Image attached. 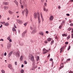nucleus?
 Instances as JSON below:
<instances>
[{
    "label": "nucleus",
    "instance_id": "1",
    "mask_svg": "<svg viewBox=\"0 0 73 73\" xmlns=\"http://www.w3.org/2000/svg\"><path fill=\"white\" fill-rule=\"evenodd\" d=\"M43 52L42 54H45L47 52H49V50H46L45 48H43Z\"/></svg>",
    "mask_w": 73,
    "mask_h": 73
},
{
    "label": "nucleus",
    "instance_id": "2",
    "mask_svg": "<svg viewBox=\"0 0 73 73\" xmlns=\"http://www.w3.org/2000/svg\"><path fill=\"white\" fill-rule=\"evenodd\" d=\"M31 59L32 61H33V64H34V65H35L36 64V62L34 61V57H33V56H31Z\"/></svg>",
    "mask_w": 73,
    "mask_h": 73
},
{
    "label": "nucleus",
    "instance_id": "3",
    "mask_svg": "<svg viewBox=\"0 0 73 73\" xmlns=\"http://www.w3.org/2000/svg\"><path fill=\"white\" fill-rule=\"evenodd\" d=\"M11 43H8L7 45V48L8 49H9V48H10L11 47Z\"/></svg>",
    "mask_w": 73,
    "mask_h": 73
},
{
    "label": "nucleus",
    "instance_id": "4",
    "mask_svg": "<svg viewBox=\"0 0 73 73\" xmlns=\"http://www.w3.org/2000/svg\"><path fill=\"white\" fill-rule=\"evenodd\" d=\"M16 20L17 21V23H19V24H22V23H23V21L21 20L17 19Z\"/></svg>",
    "mask_w": 73,
    "mask_h": 73
},
{
    "label": "nucleus",
    "instance_id": "5",
    "mask_svg": "<svg viewBox=\"0 0 73 73\" xmlns=\"http://www.w3.org/2000/svg\"><path fill=\"white\" fill-rule=\"evenodd\" d=\"M15 54L16 56H17V57H20V52H19V51H18L17 52L15 53Z\"/></svg>",
    "mask_w": 73,
    "mask_h": 73
},
{
    "label": "nucleus",
    "instance_id": "6",
    "mask_svg": "<svg viewBox=\"0 0 73 73\" xmlns=\"http://www.w3.org/2000/svg\"><path fill=\"white\" fill-rule=\"evenodd\" d=\"M13 53V51H12L10 52L8 54V57H10L11 56V55Z\"/></svg>",
    "mask_w": 73,
    "mask_h": 73
},
{
    "label": "nucleus",
    "instance_id": "7",
    "mask_svg": "<svg viewBox=\"0 0 73 73\" xmlns=\"http://www.w3.org/2000/svg\"><path fill=\"white\" fill-rule=\"evenodd\" d=\"M43 11H44V12H48V9H46L45 7L44 6Z\"/></svg>",
    "mask_w": 73,
    "mask_h": 73
},
{
    "label": "nucleus",
    "instance_id": "8",
    "mask_svg": "<svg viewBox=\"0 0 73 73\" xmlns=\"http://www.w3.org/2000/svg\"><path fill=\"white\" fill-rule=\"evenodd\" d=\"M27 30H26L25 32H23L22 35V37H24L25 36V34L27 33Z\"/></svg>",
    "mask_w": 73,
    "mask_h": 73
},
{
    "label": "nucleus",
    "instance_id": "9",
    "mask_svg": "<svg viewBox=\"0 0 73 73\" xmlns=\"http://www.w3.org/2000/svg\"><path fill=\"white\" fill-rule=\"evenodd\" d=\"M53 16L51 15L50 16L49 18L50 20V21H52V20H53Z\"/></svg>",
    "mask_w": 73,
    "mask_h": 73
},
{
    "label": "nucleus",
    "instance_id": "10",
    "mask_svg": "<svg viewBox=\"0 0 73 73\" xmlns=\"http://www.w3.org/2000/svg\"><path fill=\"white\" fill-rule=\"evenodd\" d=\"M8 67L10 69H12V65L11 64H9L8 65Z\"/></svg>",
    "mask_w": 73,
    "mask_h": 73
},
{
    "label": "nucleus",
    "instance_id": "11",
    "mask_svg": "<svg viewBox=\"0 0 73 73\" xmlns=\"http://www.w3.org/2000/svg\"><path fill=\"white\" fill-rule=\"evenodd\" d=\"M36 32H37V30L35 29H34L33 31L32 32V34H35Z\"/></svg>",
    "mask_w": 73,
    "mask_h": 73
},
{
    "label": "nucleus",
    "instance_id": "12",
    "mask_svg": "<svg viewBox=\"0 0 73 73\" xmlns=\"http://www.w3.org/2000/svg\"><path fill=\"white\" fill-rule=\"evenodd\" d=\"M25 12H26V16H28V9H26Z\"/></svg>",
    "mask_w": 73,
    "mask_h": 73
},
{
    "label": "nucleus",
    "instance_id": "13",
    "mask_svg": "<svg viewBox=\"0 0 73 73\" xmlns=\"http://www.w3.org/2000/svg\"><path fill=\"white\" fill-rule=\"evenodd\" d=\"M34 15L35 19H37V14H36V13H34Z\"/></svg>",
    "mask_w": 73,
    "mask_h": 73
},
{
    "label": "nucleus",
    "instance_id": "14",
    "mask_svg": "<svg viewBox=\"0 0 73 73\" xmlns=\"http://www.w3.org/2000/svg\"><path fill=\"white\" fill-rule=\"evenodd\" d=\"M39 33L40 35H41L42 36L44 35V33L42 31L40 32Z\"/></svg>",
    "mask_w": 73,
    "mask_h": 73
},
{
    "label": "nucleus",
    "instance_id": "15",
    "mask_svg": "<svg viewBox=\"0 0 73 73\" xmlns=\"http://www.w3.org/2000/svg\"><path fill=\"white\" fill-rule=\"evenodd\" d=\"M3 4L5 5H8V2H4Z\"/></svg>",
    "mask_w": 73,
    "mask_h": 73
},
{
    "label": "nucleus",
    "instance_id": "16",
    "mask_svg": "<svg viewBox=\"0 0 73 73\" xmlns=\"http://www.w3.org/2000/svg\"><path fill=\"white\" fill-rule=\"evenodd\" d=\"M15 3V4H16L17 6L18 7V2H17V1H16V0L15 1H14Z\"/></svg>",
    "mask_w": 73,
    "mask_h": 73
},
{
    "label": "nucleus",
    "instance_id": "17",
    "mask_svg": "<svg viewBox=\"0 0 73 73\" xmlns=\"http://www.w3.org/2000/svg\"><path fill=\"white\" fill-rule=\"evenodd\" d=\"M63 47L61 48L60 49V53H62V52H63Z\"/></svg>",
    "mask_w": 73,
    "mask_h": 73
},
{
    "label": "nucleus",
    "instance_id": "18",
    "mask_svg": "<svg viewBox=\"0 0 73 73\" xmlns=\"http://www.w3.org/2000/svg\"><path fill=\"white\" fill-rule=\"evenodd\" d=\"M47 41L48 42L50 41H51V38H49L47 39Z\"/></svg>",
    "mask_w": 73,
    "mask_h": 73
},
{
    "label": "nucleus",
    "instance_id": "19",
    "mask_svg": "<svg viewBox=\"0 0 73 73\" xmlns=\"http://www.w3.org/2000/svg\"><path fill=\"white\" fill-rule=\"evenodd\" d=\"M9 14H10L11 15H12V14L13 13L10 10L9 11Z\"/></svg>",
    "mask_w": 73,
    "mask_h": 73
},
{
    "label": "nucleus",
    "instance_id": "20",
    "mask_svg": "<svg viewBox=\"0 0 73 73\" xmlns=\"http://www.w3.org/2000/svg\"><path fill=\"white\" fill-rule=\"evenodd\" d=\"M23 57L22 56H21L20 58V60H21V61H22L23 60Z\"/></svg>",
    "mask_w": 73,
    "mask_h": 73
},
{
    "label": "nucleus",
    "instance_id": "21",
    "mask_svg": "<svg viewBox=\"0 0 73 73\" xmlns=\"http://www.w3.org/2000/svg\"><path fill=\"white\" fill-rule=\"evenodd\" d=\"M62 36L63 37H64V36H65V37H67V35L64 34H62Z\"/></svg>",
    "mask_w": 73,
    "mask_h": 73
},
{
    "label": "nucleus",
    "instance_id": "22",
    "mask_svg": "<svg viewBox=\"0 0 73 73\" xmlns=\"http://www.w3.org/2000/svg\"><path fill=\"white\" fill-rule=\"evenodd\" d=\"M5 26H8V25H9V23H7L5 24Z\"/></svg>",
    "mask_w": 73,
    "mask_h": 73
},
{
    "label": "nucleus",
    "instance_id": "23",
    "mask_svg": "<svg viewBox=\"0 0 73 73\" xmlns=\"http://www.w3.org/2000/svg\"><path fill=\"white\" fill-rule=\"evenodd\" d=\"M19 44L21 46H23V42H21L19 43Z\"/></svg>",
    "mask_w": 73,
    "mask_h": 73
},
{
    "label": "nucleus",
    "instance_id": "24",
    "mask_svg": "<svg viewBox=\"0 0 73 73\" xmlns=\"http://www.w3.org/2000/svg\"><path fill=\"white\" fill-rule=\"evenodd\" d=\"M12 30L13 31H16V29L15 28L13 27V28Z\"/></svg>",
    "mask_w": 73,
    "mask_h": 73
},
{
    "label": "nucleus",
    "instance_id": "25",
    "mask_svg": "<svg viewBox=\"0 0 73 73\" xmlns=\"http://www.w3.org/2000/svg\"><path fill=\"white\" fill-rule=\"evenodd\" d=\"M11 35H9V36L7 38V39L9 40L11 38Z\"/></svg>",
    "mask_w": 73,
    "mask_h": 73
},
{
    "label": "nucleus",
    "instance_id": "26",
    "mask_svg": "<svg viewBox=\"0 0 73 73\" xmlns=\"http://www.w3.org/2000/svg\"><path fill=\"white\" fill-rule=\"evenodd\" d=\"M5 10H7L8 9V7H4Z\"/></svg>",
    "mask_w": 73,
    "mask_h": 73
},
{
    "label": "nucleus",
    "instance_id": "27",
    "mask_svg": "<svg viewBox=\"0 0 73 73\" xmlns=\"http://www.w3.org/2000/svg\"><path fill=\"white\" fill-rule=\"evenodd\" d=\"M39 58H40V57H39V56H38L37 57V59H36L37 61H38V60H39Z\"/></svg>",
    "mask_w": 73,
    "mask_h": 73
},
{
    "label": "nucleus",
    "instance_id": "28",
    "mask_svg": "<svg viewBox=\"0 0 73 73\" xmlns=\"http://www.w3.org/2000/svg\"><path fill=\"white\" fill-rule=\"evenodd\" d=\"M25 11V10H24V11H22V13L23 15H24V14Z\"/></svg>",
    "mask_w": 73,
    "mask_h": 73
},
{
    "label": "nucleus",
    "instance_id": "29",
    "mask_svg": "<svg viewBox=\"0 0 73 73\" xmlns=\"http://www.w3.org/2000/svg\"><path fill=\"white\" fill-rule=\"evenodd\" d=\"M54 43V40H52L51 42V45H52Z\"/></svg>",
    "mask_w": 73,
    "mask_h": 73
},
{
    "label": "nucleus",
    "instance_id": "30",
    "mask_svg": "<svg viewBox=\"0 0 73 73\" xmlns=\"http://www.w3.org/2000/svg\"><path fill=\"white\" fill-rule=\"evenodd\" d=\"M70 49V46H68V50H69V49Z\"/></svg>",
    "mask_w": 73,
    "mask_h": 73
},
{
    "label": "nucleus",
    "instance_id": "31",
    "mask_svg": "<svg viewBox=\"0 0 73 73\" xmlns=\"http://www.w3.org/2000/svg\"><path fill=\"white\" fill-rule=\"evenodd\" d=\"M24 70H23V69H22L21 70V73H24Z\"/></svg>",
    "mask_w": 73,
    "mask_h": 73
},
{
    "label": "nucleus",
    "instance_id": "32",
    "mask_svg": "<svg viewBox=\"0 0 73 73\" xmlns=\"http://www.w3.org/2000/svg\"><path fill=\"white\" fill-rule=\"evenodd\" d=\"M70 37V35H68V36L67 37V39H69Z\"/></svg>",
    "mask_w": 73,
    "mask_h": 73
},
{
    "label": "nucleus",
    "instance_id": "33",
    "mask_svg": "<svg viewBox=\"0 0 73 73\" xmlns=\"http://www.w3.org/2000/svg\"><path fill=\"white\" fill-rule=\"evenodd\" d=\"M63 67H64V65H62V66H61V67L59 68V69H62V68H63Z\"/></svg>",
    "mask_w": 73,
    "mask_h": 73
},
{
    "label": "nucleus",
    "instance_id": "34",
    "mask_svg": "<svg viewBox=\"0 0 73 73\" xmlns=\"http://www.w3.org/2000/svg\"><path fill=\"white\" fill-rule=\"evenodd\" d=\"M1 72L2 73H5V71H4L3 70H1Z\"/></svg>",
    "mask_w": 73,
    "mask_h": 73
},
{
    "label": "nucleus",
    "instance_id": "35",
    "mask_svg": "<svg viewBox=\"0 0 73 73\" xmlns=\"http://www.w3.org/2000/svg\"><path fill=\"white\" fill-rule=\"evenodd\" d=\"M70 58L68 59L67 60L66 62H68V61H70Z\"/></svg>",
    "mask_w": 73,
    "mask_h": 73
},
{
    "label": "nucleus",
    "instance_id": "36",
    "mask_svg": "<svg viewBox=\"0 0 73 73\" xmlns=\"http://www.w3.org/2000/svg\"><path fill=\"white\" fill-rule=\"evenodd\" d=\"M38 22L39 24H40L41 23V20H38Z\"/></svg>",
    "mask_w": 73,
    "mask_h": 73
},
{
    "label": "nucleus",
    "instance_id": "37",
    "mask_svg": "<svg viewBox=\"0 0 73 73\" xmlns=\"http://www.w3.org/2000/svg\"><path fill=\"white\" fill-rule=\"evenodd\" d=\"M68 31H70V30H71V28H69L68 29Z\"/></svg>",
    "mask_w": 73,
    "mask_h": 73
},
{
    "label": "nucleus",
    "instance_id": "38",
    "mask_svg": "<svg viewBox=\"0 0 73 73\" xmlns=\"http://www.w3.org/2000/svg\"><path fill=\"white\" fill-rule=\"evenodd\" d=\"M24 62L25 64H27V62L25 60Z\"/></svg>",
    "mask_w": 73,
    "mask_h": 73
},
{
    "label": "nucleus",
    "instance_id": "39",
    "mask_svg": "<svg viewBox=\"0 0 73 73\" xmlns=\"http://www.w3.org/2000/svg\"><path fill=\"white\" fill-rule=\"evenodd\" d=\"M41 19L42 21L43 22L44 21V19L42 17H41Z\"/></svg>",
    "mask_w": 73,
    "mask_h": 73
},
{
    "label": "nucleus",
    "instance_id": "40",
    "mask_svg": "<svg viewBox=\"0 0 73 73\" xmlns=\"http://www.w3.org/2000/svg\"><path fill=\"white\" fill-rule=\"evenodd\" d=\"M62 28V25L61 26H60L59 27V29H61V28Z\"/></svg>",
    "mask_w": 73,
    "mask_h": 73
},
{
    "label": "nucleus",
    "instance_id": "41",
    "mask_svg": "<svg viewBox=\"0 0 73 73\" xmlns=\"http://www.w3.org/2000/svg\"><path fill=\"white\" fill-rule=\"evenodd\" d=\"M27 24H28V22H26V23H25L24 25H25V26H26Z\"/></svg>",
    "mask_w": 73,
    "mask_h": 73
},
{
    "label": "nucleus",
    "instance_id": "42",
    "mask_svg": "<svg viewBox=\"0 0 73 73\" xmlns=\"http://www.w3.org/2000/svg\"><path fill=\"white\" fill-rule=\"evenodd\" d=\"M40 16H38V20H41L40 19Z\"/></svg>",
    "mask_w": 73,
    "mask_h": 73
},
{
    "label": "nucleus",
    "instance_id": "43",
    "mask_svg": "<svg viewBox=\"0 0 73 73\" xmlns=\"http://www.w3.org/2000/svg\"><path fill=\"white\" fill-rule=\"evenodd\" d=\"M37 15H38V16H40V13L38 12L37 13Z\"/></svg>",
    "mask_w": 73,
    "mask_h": 73
},
{
    "label": "nucleus",
    "instance_id": "44",
    "mask_svg": "<svg viewBox=\"0 0 73 73\" xmlns=\"http://www.w3.org/2000/svg\"><path fill=\"white\" fill-rule=\"evenodd\" d=\"M40 16H41V17H42V13L41 12L40 13Z\"/></svg>",
    "mask_w": 73,
    "mask_h": 73
},
{
    "label": "nucleus",
    "instance_id": "45",
    "mask_svg": "<svg viewBox=\"0 0 73 73\" xmlns=\"http://www.w3.org/2000/svg\"><path fill=\"white\" fill-rule=\"evenodd\" d=\"M14 28H16V25H15V24H14Z\"/></svg>",
    "mask_w": 73,
    "mask_h": 73
},
{
    "label": "nucleus",
    "instance_id": "46",
    "mask_svg": "<svg viewBox=\"0 0 73 73\" xmlns=\"http://www.w3.org/2000/svg\"><path fill=\"white\" fill-rule=\"evenodd\" d=\"M44 5L45 7H46V5H47V4H46V3H44Z\"/></svg>",
    "mask_w": 73,
    "mask_h": 73
},
{
    "label": "nucleus",
    "instance_id": "47",
    "mask_svg": "<svg viewBox=\"0 0 73 73\" xmlns=\"http://www.w3.org/2000/svg\"><path fill=\"white\" fill-rule=\"evenodd\" d=\"M65 44H66L67 45L68 44V42H65Z\"/></svg>",
    "mask_w": 73,
    "mask_h": 73
},
{
    "label": "nucleus",
    "instance_id": "48",
    "mask_svg": "<svg viewBox=\"0 0 73 73\" xmlns=\"http://www.w3.org/2000/svg\"><path fill=\"white\" fill-rule=\"evenodd\" d=\"M62 23H63V24H64V23H65V20L62 21Z\"/></svg>",
    "mask_w": 73,
    "mask_h": 73
},
{
    "label": "nucleus",
    "instance_id": "49",
    "mask_svg": "<svg viewBox=\"0 0 73 73\" xmlns=\"http://www.w3.org/2000/svg\"><path fill=\"white\" fill-rule=\"evenodd\" d=\"M30 29H32V30H33V28L31 27H30Z\"/></svg>",
    "mask_w": 73,
    "mask_h": 73
},
{
    "label": "nucleus",
    "instance_id": "50",
    "mask_svg": "<svg viewBox=\"0 0 73 73\" xmlns=\"http://www.w3.org/2000/svg\"><path fill=\"white\" fill-rule=\"evenodd\" d=\"M1 26H0V28H2V27L3 26V25L2 24H1Z\"/></svg>",
    "mask_w": 73,
    "mask_h": 73
},
{
    "label": "nucleus",
    "instance_id": "51",
    "mask_svg": "<svg viewBox=\"0 0 73 73\" xmlns=\"http://www.w3.org/2000/svg\"><path fill=\"white\" fill-rule=\"evenodd\" d=\"M15 65H17V62H15Z\"/></svg>",
    "mask_w": 73,
    "mask_h": 73
},
{
    "label": "nucleus",
    "instance_id": "52",
    "mask_svg": "<svg viewBox=\"0 0 73 73\" xmlns=\"http://www.w3.org/2000/svg\"><path fill=\"white\" fill-rule=\"evenodd\" d=\"M66 16H70V15L69 14H66Z\"/></svg>",
    "mask_w": 73,
    "mask_h": 73
},
{
    "label": "nucleus",
    "instance_id": "53",
    "mask_svg": "<svg viewBox=\"0 0 73 73\" xmlns=\"http://www.w3.org/2000/svg\"><path fill=\"white\" fill-rule=\"evenodd\" d=\"M70 26H73V23H71V24H70Z\"/></svg>",
    "mask_w": 73,
    "mask_h": 73
},
{
    "label": "nucleus",
    "instance_id": "54",
    "mask_svg": "<svg viewBox=\"0 0 73 73\" xmlns=\"http://www.w3.org/2000/svg\"><path fill=\"white\" fill-rule=\"evenodd\" d=\"M50 61H53V59L52 58H50Z\"/></svg>",
    "mask_w": 73,
    "mask_h": 73
},
{
    "label": "nucleus",
    "instance_id": "55",
    "mask_svg": "<svg viewBox=\"0 0 73 73\" xmlns=\"http://www.w3.org/2000/svg\"><path fill=\"white\" fill-rule=\"evenodd\" d=\"M45 42L46 44H47V43H48V41H45Z\"/></svg>",
    "mask_w": 73,
    "mask_h": 73
},
{
    "label": "nucleus",
    "instance_id": "56",
    "mask_svg": "<svg viewBox=\"0 0 73 73\" xmlns=\"http://www.w3.org/2000/svg\"><path fill=\"white\" fill-rule=\"evenodd\" d=\"M68 73H73V72L72 71H70L68 72Z\"/></svg>",
    "mask_w": 73,
    "mask_h": 73
},
{
    "label": "nucleus",
    "instance_id": "57",
    "mask_svg": "<svg viewBox=\"0 0 73 73\" xmlns=\"http://www.w3.org/2000/svg\"><path fill=\"white\" fill-rule=\"evenodd\" d=\"M46 33L48 34V33H49V32H48V31H46Z\"/></svg>",
    "mask_w": 73,
    "mask_h": 73
},
{
    "label": "nucleus",
    "instance_id": "58",
    "mask_svg": "<svg viewBox=\"0 0 73 73\" xmlns=\"http://www.w3.org/2000/svg\"><path fill=\"white\" fill-rule=\"evenodd\" d=\"M23 4L25 5V1H23Z\"/></svg>",
    "mask_w": 73,
    "mask_h": 73
},
{
    "label": "nucleus",
    "instance_id": "59",
    "mask_svg": "<svg viewBox=\"0 0 73 73\" xmlns=\"http://www.w3.org/2000/svg\"><path fill=\"white\" fill-rule=\"evenodd\" d=\"M6 55H7V53L5 52L4 53V56H6Z\"/></svg>",
    "mask_w": 73,
    "mask_h": 73
},
{
    "label": "nucleus",
    "instance_id": "60",
    "mask_svg": "<svg viewBox=\"0 0 73 73\" xmlns=\"http://www.w3.org/2000/svg\"><path fill=\"white\" fill-rule=\"evenodd\" d=\"M0 41H4V40L3 39H1L0 40Z\"/></svg>",
    "mask_w": 73,
    "mask_h": 73
},
{
    "label": "nucleus",
    "instance_id": "61",
    "mask_svg": "<svg viewBox=\"0 0 73 73\" xmlns=\"http://www.w3.org/2000/svg\"><path fill=\"white\" fill-rule=\"evenodd\" d=\"M54 64V63H52V66H53V64Z\"/></svg>",
    "mask_w": 73,
    "mask_h": 73
},
{
    "label": "nucleus",
    "instance_id": "62",
    "mask_svg": "<svg viewBox=\"0 0 73 73\" xmlns=\"http://www.w3.org/2000/svg\"><path fill=\"white\" fill-rule=\"evenodd\" d=\"M21 67L22 68H23V67H24V65L22 64L21 65Z\"/></svg>",
    "mask_w": 73,
    "mask_h": 73
},
{
    "label": "nucleus",
    "instance_id": "63",
    "mask_svg": "<svg viewBox=\"0 0 73 73\" xmlns=\"http://www.w3.org/2000/svg\"><path fill=\"white\" fill-rule=\"evenodd\" d=\"M55 39H57V36H56L55 37Z\"/></svg>",
    "mask_w": 73,
    "mask_h": 73
},
{
    "label": "nucleus",
    "instance_id": "64",
    "mask_svg": "<svg viewBox=\"0 0 73 73\" xmlns=\"http://www.w3.org/2000/svg\"><path fill=\"white\" fill-rule=\"evenodd\" d=\"M9 41H10V42H12V40H11V39H10Z\"/></svg>",
    "mask_w": 73,
    "mask_h": 73
}]
</instances>
